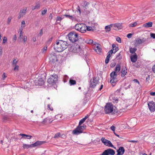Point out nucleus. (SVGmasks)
Returning <instances> with one entry per match:
<instances>
[{
    "label": "nucleus",
    "instance_id": "bb28decb",
    "mask_svg": "<svg viewBox=\"0 0 155 155\" xmlns=\"http://www.w3.org/2000/svg\"><path fill=\"white\" fill-rule=\"evenodd\" d=\"M83 24H77L75 26V28L78 31H80L79 29L81 28V25Z\"/></svg>",
    "mask_w": 155,
    "mask_h": 155
},
{
    "label": "nucleus",
    "instance_id": "e2e57ef3",
    "mask_svg": "<svg viewBox=\"0 0 155 155\" xmlns=\"http://www.w3.org/2000/svg\"><path fill=\"white\" fill-rule=\"evenodd\" d=\"M6 76L5 75V73H4L2 75V79L3 80H4L5 78H6Z\"/></svg>",
    "mask_w": 155,
    "mask_h": 155
},
{
    "label": "nucleus",
    "instance_id": "79ce46f5",
    "mask_svg": "<svg viewBox=\"0 0 155 155\" xmlns=\"http://www.w3.org/2000/svg\"><path fill=\"white\" fill-rule=\"evenodd\" d=\"M118 101V99L115 97L113 98V102L114 103H117Z\"/></svg>",
    "mask_w": 155,
    "mask_h": 155
},
{
    "label": "nucleus",
    "instance_id": "6e6552de",
    "mask_svg": "<svg viewBox=\"0 0 155 155\" xmlns=\"http://www.w3.org/2000/svg\"><path fill=\"white\" fill-rule=\"evenodd\" d=\"M81 50V48L80 46L76 44L72 45L70 49V51L75 53L79 52Z\"/></svg>",
    "mask_w": 155,
    "mask_h": 155
},
{
    "label": "nucleus",
    "instance_id": "69168bd1",
    "mask_svg": "<svg viewBox=\"0 0 155 155\" xmlns=\"http://www.w3.org/2000/svg\"><path fill=\"white\" fill-rule=\"evenodd\" d=\"M17 39V37L16 35H15L14 36L13 38V40L14 41H15Z\"/></svg>",
    "mask_w": 155,
    "mask_h": 155
},
{
    "label": "nucleus",
    "instance_id": "423d86ee",
    "mask_svg": "<svg viewBox=\"0 0 155 155\" xmlns=\"http://www.w3.org/2000/svg\"><path fill=\"white\" fill-rule=\"evenodd\" d=\"M58 80V76L56 74H54L51 75V77L49 78L48 80V82L51 85H54L57 81Z\"/></svg>",
    "mask_w": 155,
    "mask_h": 155
},
{
    "label": "nucleus",
    "instance_id": "9d476101",
    "mask_svg": "<svg viewBox=\"0 0 155 155\" xmlns=\"http://www.w3.org/2000/svg\"><path fill=\"white\" fill-rule=\"evenodd\" d=\"M115 154L114 150L111 148H109L105 150L101 155H114Z\"/></svg>",
    "mask_w": 155,
    "mask_h": 155
},
{
    "label": "nucleus",
    "instance_id": "0e129e2a",
    "mask_svg": "<svg viewBox=\"0 0 155 155\" xmlns=\"http://www.w3.org/2000/svg\"><path fill=\"white\" fill-rule=\"evenodd\" d=\"M19 30L20 31V37H21L22 36V28H20Z\"/></svg>",
    "mask_w": 155,
    "mask_h": 155
},
{
    "label": "nucleus",
    "instance_id": "f257e3e1",
    "mask_svg": "<svg viewBox=\"0 0 155 155\" xmlns=\"http://www.w3.org/2000/svg\"><path fill=\"white\" fill-rule=\"evenodd\" d=\"M54 48L56 51L61 52L67 48L68 46L67 42L62 40H58L54 44Z\"/></svg>",
    "mask_w": 155,
    "mask_h": 155
},
{
    "label": "nucleus",
    "instance_id": "c03bdc74",
    "mask_svg": "<svg viewBox=\"0 0 155 155\" xmlns=\"http://www.w3.org/2000/svg\"><path fill=\"white\" fill-rule=\"evenodd\" d=\"M12 19V17H8V20H7V24H8V25L9 24Z\"/></svg>",
    "mask_w": 155,
    "mask_h": 155
},
{
    "label": "nucleus",
    "instance_id": "7c9ffc66",
    "mask_svg": "<svg viewBox=\"0 0 155 155\" xmlns=\"http://www.w3.org/2000/svg\"><path fill=\"white\" fill-rule=\"evenodd\" d=\"M125 68H126V70H122L121 72V76L122 78H123L125 76V75L126 74L127 72V69L126 67H125Z\"/></svg>",
    "mask_w": 155,
    "mask_h": 155
},
{
    "label": "nucleus",
    "instance_id": "864d4df0",
    "mask_svg": "<svg viewBox=\"0 0 155 155\" xmlns=\"http://www.w3.org/2000/svg\"><path fill=\"white\" fill-rule=\"evenodd\" d=\"M52 39V37H51L47 41V44H50L51 42Z\"/></svg>",
    "mask_w": 155,
    "mask_h": 155
},
{
    "label": "nucleus",
    "instance_id": "6ab92c4d",
    "mask_svg": "<svg viewBox=\"0 0 155 155\" xmlns=\"http://www.w3.org/2000/svg\"><path fill=\"white\" fill-rule=\"evenodd\" d=\"M137 56L136 53L135 54L130 57L131 61L133 62H135L137 60Z\"/></svg>",
    "mask_w": 155,
    "mask_h": 155
},
{
    "label": "nucleus",
    "instance_id": "412c9836",
    "mask_svg": "<svg viewBox=\"0 0 155 155\" xmlns=\"http://www.w3.org/2000/svg\"><path fill=\"white\" fill-rule=\"evenodd\" d=\"M153 23L152 22H149L144 24L143 26L145 28H150L152 27Z\"/></svg>",
    "mask_w": 155,
    "mask_h": 155
},
{
    "label": "nucleus",
    "instance_id": "4c0bfd02",
    "mask_svg": "<svg viewBox=\"0 0 155 155\" xmlns=\"http://www.w3.org/2000/svg\"><path fill=\"white\" fill-rule=\"evenodd\" d=\"M50 118H45L42 121V123L43 124H45L46 123L48 122V120H49V121L50 120Z\"/></svg>",
    "mask_w": 155,
    "mask_h": 155
},
{
    "label": "nucleus",
    "instance_id": "cd10ccee",
    "mask_svg": "<svg viewBox=\"0 0 155 155\" xmlns=\"http://www.w3.org/2000/svg\"><path fill=\"white\" fill-rule=\"evenodd\" d=\"M111 50H113V51L115 50V52H114V54H115L118 50L119 49L118 47H117L115 45L113 44L112 45V49Z\"/></svg>",
    "mask_w": 155,
    "mask_h": 155
},
{
    "label": "nucleus",
    "instance_id": "49530a36",
    "mask_svg": "<svg viewBox=\"0 0 155 155\" xmlns=\"http://www.w3.org/2000/svg\"><path fill=\"white\" fill-rule=\"evenodd\" d=\"M60 133H58L57 134H55L54 136V138H58L59 137H60Z\"/></svg>",
    "mask_w": 155,
    "mask_h": 155
},
{
    "label": "nucleus",
    "instance_id": "a18cd8bd",
    "mask_svg": "<svg viewBox=\"0 0 155 155\" xmlns=\"http://www.w3.org/2000/svg\"><path fill=\"white\" fill-rule=\"evenodd\" d=\"M116 63L115 62H112L110 64V67L111 68L114 67L116 65Z\"/></svg>",
    "mask_w": 155,
    "mask_h": 155
},
{
    "label": "nucleus",
    "instance_id": "c85d7f7f",
    "mask_svg": "<svg viewBox=\"0 0 155 155\" xmlns=\"http://www.w3.org/2000/svg\"><path fill=\"white\" fill-rule=\"evenodd\" d=\"M137 49L136 48H130L129 51L130 53L131 54H135L136 53L135 52L137 51Z\"/></svg>",
    "mask_w": 155,
    "mask_h": 155
},
{
    "label": "nucleus",
    "instance_id": "680f3d73",
    "mask_svg": "<svg viewBox=\"0 0 155 155\" xmlns=\"http://www.w3.org/2000/svg\"><path fill=\"white\" fill-rule=\"evenodd\" d=\"M114 52H113V50H110L108 53H109L111 55L113 53H114Z\"/></svg>",
    "mask_w": 155,
    "mask_h": 155
},
{
    "label": "nucleus",
    "instance_id": "f8f14e48",
    "mask_svg": "<svg viewBox=\"0 0 155 155\" xmlns=\"http://www.w3.org/2000/svg\"><path fill=\"white\" fill-rule=\"evenodd\" d=\"M45 83L44 80L42 78H39L37 80H35V84L36 85L42 86Z\"/></svg>",
    "mask_w": 155,
    "mask_h": 155
},
{
    "label": "nucleus",
    "instance_id": "c756f323",
    "mask_svg": "<svg viewBox=\"0 0 155 155\" xmlns=\"http://www.w3.org/2000/svg\"><path fill=\"white\" fill-rule=\"evenodd\" d=\"M19 135L20 136H21L23 137H24V138H25V137H29V138H27L28 139H31V138L32 137V136H30V135L25 134H19Z\"/></svg>",
    "mask_w": 155,
    "mask_h": 155
},
{
    "label": "nucleus",
    "instance_id": "72a5a7b5",
    "mask_svg": "<svg viewBox=\"0 0 155 155\" xmlns=\"http://www.w3.org/2000/svg\"><path fill=\"white\" fill-rule=\"evenodd\" d=\"M89 3L86 2H84L83 5H81V8L82 7H88V5H89Z\"/></svg>",
    "mask_w": 155,
    "mask_h": 155
},
{
    "label": "nucleus",
    "instance_id": "f704fd0d",
    "mask_svg": "<svg viewBox=\"0 0 155 155\" xmlns=\"http://www.w3.org/2000/svg\"><path fill=\"white\" fill-rule=\"evenodd\" d=\"M135 41L136 43L138 44H140L142 43L141 39L140 38H138L137 39H136Z\"/></svg>",
    "mask_w": 155,
    "mask_h": 155
},
{
    "label": "nucleus",
    "instance_id": "a878e982",
    "mask_svg": "<svg viewBox=\"0 0 155 155\" xmlns=\"http://www.w3.org/2000/svg\"><path fill=\"white\" fill-rule=\"evenodd\" d=\"M112 26V25H110L106 26L105 28V29L106 31V32H109L111 30V28L112 27L113 28Z\"/></svg>",
    "mask_w": 155,
    "mask_h": 155
},
{
    "label": "nucleus",
    "instance_id": "0eeeda50",
    "mask_svg": "<svg viewBox=\"0 0 155 155\" xmlns=\"http://www.w3.org/2000/svg\"><path fill=\"white\" fill-rule=\"evenodd\" d=\"M117 76V74L116 73H115V72L113 71L110 74L111 79L110 80V82L113 86L115 85L117 81L116 78Z\"/></svg>",
    "mask_w": 155,
    "mask_h": 155
},
{
    "label": "nucleus",
    "instance_id": "20e7f679",
    "mask_svg": "<svg viewBox=\"0 0 155 155\" xmlns=\"http://www.w3.org/2000/svg\"><path fill=\"white\" fill-rule=\"evenodd\" d=\"M69 40L72 42H76L78 39V36L75 32L72 31L68 35Z\"/></svg>",
    "mask_w": 155,
    "mask_h": 155
},
{
    "label": "nucleus",
    "instance_id": "dca6fc26",
    "mask_svg": "<svg viewBox=\"0 0 155 155\" xmlns=\"http://www.w3.org/2000/svg\"><path fill=\"white\" fill-rule=\"evenodd\" d=\"M64 16L66 18L71 20L72 21L76 20V17L74 15H70L69 14H65L64 15Z\"/></svg>",
    "mask_w": 155,
    "mask_h": 155
},
{
    "label": "nucleus",
    "instance_id": "a19ab883",
    "mask_svg": "<svg viewBox=\"0 0 155 155\" xmlns=\"http://www.w3.org/2000/svg\"><path fill=\"white\" fill-rule=\"evenodd\" d=\"M101 141L104 145L105 144L106 142L107 141V140L105 139L104 137H102L101 139Z\"/></svg>",
    "mask_w": 155,
    "mask_h": 155
},
{
    "label": "nucleus",
    "instance_id": "e433bc0d",
    "mask_svg": "<svg viewBox=\"0 0 155 155\" xmlns=\"http://www.w3.org/2000/svg\"><path fill=\"white\" fill-rule=\"evenodd\" d=\"M87 30L88 31H93L94 30L93 28L91 26H86Z\"/></svg>",
    "mask_w": 155,
    "mask_h": 155
},
{
    "label": "nucleus",
    "instance_id": "37998d69",
    "mask_svg": "<svg viewBox=\"0 0 155 155\" xmlns=\"http://www.w3.org/2000/svg\"><path fill=\"white\" fill-rule=\"evenodd\" d=\"M18 62V61L17 60V59L16 58L15 59L13 60L12 64L13 66H14V65H16V64Z\"/></svg>",
    "mask_w": 155,
    "mask_h": 155
},
{
    "label": "nucleus",
    "instance_id": "6e6d98bb",
    "mask_svg": "<svg viewBox=\"0 0 155 155\" xmlns=\"http://www.w3.org/2000/svg\"><path fill=\"white\" fill-rule=\"evenodd\" d=\"M150 36L151 38L153 39H155V34L154 33H150Z\"/></svg>",
    "mask_w": 155,
    "mask_h": 155
},
{
    "label": "nucleus",
    "instance_id": "4be33fe9",
    "mask_svg": "<svg viewBox=\"0 0 155 155\" xmlns=\"http://www.w3.org/2000/svg\"><path fill=\"white\" fill-rule=\"evenodd\" d=\"M27 12V8H25L20 10L19 13L23 16L25 15Z\"/></svg>",
    "mask_w": 155,
    "mask_h": 155
},
{
    "label": "nucleus",
    "instance_id": "2eb2a0df",
    "mask_svg": "<svg viewBox=\"0 0 155 155\" xmlns=\"http://www.w3.org/2000/svg\"><path fill=\"white\" fill-rule=\"evenodd\" d=\"M88 7H82V13H84L85 15H87L90 13V11L88 9Z\"/></svg>",
    "mask_w": 155,
    "mask_h": 155
},
{
    "label": "nucleus",
    "instance_id": "b1692460",
    "mask_svg": "<svg viewBox=\"0 0 155 155\" xmlns=\"http://www.w3.org/2000/svg\"><path fill=\"white\" fill-rule=\"evenodd\" d=\"M76 12L78 13V15H81V14H83L82 12V10H81V8L79 5H78L76 8Z\"/></svg>",
    "mask_w": 155,
    "mask_h": 155
},
{
    "label": "nucleus",
    "instance_id": "774afa93",
    "mask_svg": "<svg viewBox=\"0 0 155 155\" xmlns=\"http://www.w3.org/2000/svg\"><path fill=\"white\" fill-rule=\"evenodd\" d=\"M152 69L154 73H155V64L153 66Z\"/></svg>",
    "mask_w": 155,
    "mask_h": 155
},
{
    "label": "nucleus",
    "instance_id": "13d9d810",
    "mask_svg": "<svg viewBox=\"0 0 155 155\" xmlns=\"http://www.w3.org/2000/svg\"><path fill=\"white\" fill-rule=\"evenodd\" d=\"M109 60H110L109 58L106 57L105 60V63L107 64L109 62Z\"/></svg>",
    "mask_w": 155,
    "mask_h": 155
},
{
    "label": "nucleus",
    "instance_id": "9b49d317",
    "mask_svg": "<svg viewBox=\"0 0 155 155\" xmlns=\"http://www.w3.org/2000/svg\"><path fill=\"white\" fill-rule=\"evenodd\" d=\"M148 107L149 110L151 112L155 111V103L153 101H150L148 103Z\"/></svg>",
    "mask_w": 155,
    "mask_h": 155
},
{
    "label": "nucleus",
    "instance_id": "338daca9",
    "mask_svg": "<svg viewBox=\"0 0 155 155\" xmlns=\"http://www.w3.org/2000/svg\"><path fill=\"white\" fill-rule=\"evenodd\" d=\"M150 94L152 96H155V92H151L150 93Z\"/></svg>",
    "mask_w": 155,
    "mask_h": 155
},
{
    "label": "nucleus",
    "instance_id": "de8ad7c7",
    "mask_svg": "<svg viewBox=\"0 0 155 155\" xmlns=\"http://www.w3.org/2000/svg\"><path fill=\"white\" fill-rule=\"evenodd\" d=\"M137 23L136 22H134V23L133 24H130L129 25V26L132 27H134L135 26L137 25Z\"/></svg>",
    "mask_w": 155,
    "mask_h": 155
},
{
    "label": "nucleus",
    "instance_id": "ea45409f",
    "mask_svg": "<svg viewBox=\"0 0 155 155\" xmlns=\"http://www.w3.org/2000/svg\"><path fill=\"white\" fill-rule=\"evenodd\" d=\"M121 52H120L119 54L117 55L116 58H117L118 59L120 60L122 58V57L121 56Z\"/></svg>",
    "mask_w": 155,
    "mask_h": 155
},
{
    "label": "nucleus",
    "instance_id": "603ef678",
    "mask_svg": "<svg viewBox=\"0 0 155 155\" xmlns=\"http://www.w3.org/2000/svg\"><path fill=\"white\" fill-rule=\"evenodd\" d=\"M47 12V10L46 9H44L41 12V14L43 15H44L46 14Z\"/></svg>",
    "mask_w": 155,
    "mask_h": 155
},
{
    "label": "nucleus",
    "instance_id": "39448f33",
    "mask_svg": "<svg viewBox=\"0 0 155 155\" xmlns=\"http://www.w3.org/2000/svg\"><path fill=\"white\" fill-rule=\"evenodd\" d=\"M49 62L52 65H54V64L57 62L58 59L57 57L56 54L52 52L51 53L49 56Z\"/></svg>",
    "mask_w": 155,
    "mask_h": 155
},
{
    "label": "nucleus",
    "instance_id": "8fccbe9b",
    "mask_svg": "<svg viewBox=\"0 0 155 155\" xmlns=\"http://www.w3.org/2000/svg\"><path fill=\"white\" fill-rule=\"evenodd\" d=\"M63 18H62L59 17V16H57L56 18V21H61V20Z\"/></svg>",
    "mask_w": 155,
    "mask_h": 155
},
{
    "label": "nucleus",
    "instance_id": "f3484780",
    "mask_svg": "<svg viewBox=\"0 0 155 155\" xmlns=\"http://www.w3.org/2000/svg\"><path fill=\"white\" fill-rule=\"evenodd\" d=\"M94 49L98 54H100L101 52V49L100 47L99 44H97L96 46L94 47Z\"/></svg>",
    "mask_w": 155,
    "mask_h": 155
},
{
    "label": "nucleus",
    "instance_id": "09e8293b",
    "mask_svg": "<svg viewBox=\"0 0 155 155\" xmlns=\"http://www.w3.org/2000/svg\"><path fill=\"white\" fill-rule=\"evenodd\" d=\"M15 66L14 70V71H18V70L19 66L17 65H14Z\"/></svg>",
    "mask_w": 155,
    "mask_h": 155
},
{
    "label": "nucleus",
    "instance_id": "a211bd4d",
    "mask_svg": "<svg viewBox=\"0 0 155 155\" xmlns=\"http://www.w3.org/2000/svg\"><path fill=\"white\" fill-rule=\"evenodd\" d=\"M79 31L81 33H84L87 30L86 25L84 24H83L82 25H81V29H79Z\"/></svg>",
    "mask_w": 155,
    "mask_h": 155
},
{
    "label": "nucleus",
    "instance_id": "58836bf2",
    "mask_svg": "<svg viewBox=\"0 0 155 155\" xmlns=\"http://www.w3.org/2000/svg\"><path fill=\"white\" fill-rule=\"evenodd\" d=\"M2 44H4L6 43L7 41V38L6 37L4 36L3 38Z\"/></svg>",
    "mask_w": 155,
    "mask_h": 155
},
{
    "label": "nucleus",
    "instance_id": "3c124183",
    "mask_svg": "<svg viewBox=\"0 0 155 155\" xmlns=\"http://www.w3.org/2000/svg\"><path fill=\"white\" fill-rule=\"evenodd\" d=\"M117 41L118 42L120 43L121 42V38L119 37H117L116 38Z\"/></svg>",
    "mask_w": 155,
    "mask_h": 155
},
{
    "label": "nucleus",
    "instance_id": "2f4dec72",
    "mask_svg": "<svg viewBox=\"0 0 155 155\" xmlns=\"http://www.w3.org/2000/svg\"><path fill=\"white\" fill-rule=\"evenodd\" d=\"M76 82L75 80L70 79L69 81V83L70 85H73L76 84Z\"/></svg>",
    "mask_w": 155,
    "mask_h": 155
},
{
    "label": "nucleus",
    "instance_id": "393cba45",
    "mask_svg": "<svg viewBox=\"0 0 155 155\" xmlns=\"http://www.w3.org/2000/svg\"><path fill=\"white\" fill-rule=\"evenodd\" d=\"M22 147L24 149H28L29 148L33 147L32 144L29 145L24 144L23 145Z\"/></svg>",
    "mask_w": 155,
    "mask_h": 155
},
{
    "label": "nucleus",
    "instance_id": "1a4fd4ad",
    "mask_svg": "<svg viewBox=\"0 0 155 155\" xmlns=\"http://www.w3.org/2000/svg\"><path fill=\"white\" fill-rule=\"evenodd\" d=\"M99 82V81L96 78L93 77L90 80L89 87H90L94 88Z\"/></svg>",
    "mask_w": 155,
    "mask_h": 155
},
{
    "label": "nucleus",
    "instance_id": "473e14b6",
    "mask_svg": "<svg viewBox=\"0 0 155 155\" xmlns=\"http://www.w3.org/2000/svg\"><path fill=\"white\" fill-rule=\"evenodd\" d=\"M113 28L114 29L116 30H118L119 28V24H115L114 26H113Z\"/></svg>",
    "mask_w": 155,
    "mask_h": 155
},
{
    "label": "nucleus",
    "instance_id": "5701e85b",
    "mask_svg": "<svg viewBox=\"0 0 155 155\" xmlns=\"http://www.w3.org/2000/svg\"><path fill=\"white\" fill-rule=\"evenodd\" d=\"M120 68H121V67H120V64H117V65H116V67H115V70H114V71H113V72H115V73H118V72H119L120 70Z\"/></svg>",
    "mask_w": 155,
    "mask_h": 155
},
{
    "label": "nucleus",
    "instance_id": "7ed1b4c3",
    "mask_svg": "<svg viewBox=\"0 0 155 155\" xmlns=\"http://www.w3.org/2000/svg\"><path fill=\"white\" fill-rule=\"evenodd\" d=\"M114 106L111 103H107L106 104L104 107V110L106 114H115L117 111L115 110H114Z\"/></svg>",
    "mask_w": 155,
    "mask_h": 155
},
{
    "label": "nucleus",
    "instance_id": "052dcab7",
    "mask_svg": "<svg viewBox=\"0 0 155 155\" xmlns=\"http://www.w3.org/2000/svg\"><path fill=\"white\" fill-rule=\"evenodd\" d=\"M132 34L131 33H129L127 35V37L130 38H131Z\"/></svg>",
    "mask_w": 155,
    "mask_h": 155
},
{
    "label": "nucleus",
    "instance_id": "f03ea898",
    "mask_svg": "<svg viewBox=\"0 0 155 155\" xmlns=\"http://www.w3.org/2000/svg\"><path fill=\"white\" fill-rule=\"evenodd\" d=\"M88 117V116L87 115L80 121L78 126L72 131V134H73L78 135L83 132L84 127V126H81V125L84 122Z\"/></svg>",
    "mask_w": 155,
    "mask_h": 155
},
{
    "label": "nucleus",
    "instance_id": "aec40b11",
    "mask_svg": "<svg viewBox=\"0 0 155 155\" xmlns=\"http://www.w3.org/2000/svg\"><path fill=\"white\" fill-rule=\"evenodd\" d=\"M104 145L106 146H108L109 147H113L114 149H116V147H114V146L112 144L111 142L110 141L108 140L107 141V142H106Z\"/></svg>",
    "mask_w": 155,
    "mask_h": 155
},
{
    "label": "nucleus",
    "instance_id": "4468645a",
    "mask_svg": "<svg viewBox=\"0 0 155 155\" xmlns=\"http://www.w3.org/2000/svg\"><path fill=\"white\" fill-rule=\"evenodd\" d=\"M125 152L124 148L123 147H120L118 150H117V155H123Z\"/></svg>",
    "mask_w": 155,
    "mask_h": 155
},
{
    "label": "nucleus",
    "instance_id": "5fc2aeb1",
    "mask_svg": "<svg viewBox=\"0 0 155 155\" xmlns=\"http://www.w3.org/2000/svg\"><path fill=\"white\" fill-rule=\"evenodd\" d=\"M48 109H49L51 111L53 110V108L52 107H51L49 104L48 105Z\"/></svg>",
    "mask_w": 155,
    "mask_h": 155
},
{
    "label": "nucleus",
    "instance_id": "4d7b16f0",
    "mask_svg": "<svg viewBox=\"0 0 155 155\" xmlns=\"http://www.w3.org/2000/svg\"><path fill=\"white\" fill-rule=\"evenodd\" d=\"M27 37L26 36H24L23 37V41L24 42H25L27 41Z\"/></svg>",
    "mask_w": 155,
    "mask_h": 155
},
{
    "label": "nucleus",
    "instance_id": "ddd939ff",
    "mask_svg": "<svg viewBox=\"0 0 155 155\" xmlns=\"http://www.w3.org/2000/svg\"><path fill=\"white\" fill-rule=\"evenodd\" d=\"M46 142L45 141H37L34 143L32 144L33 147L36 146L41 145L45 143Z\"/></svg>",
    "mask_w": 155,
    "mask_h": 155
},
{
    "label": "nucleus",
    "instance_id": "bf43d9fd",
    "mask_svg": "<svg viewBox=\"0 0 155 155\" xmlns=\"http://www.w3.org/2000/svg\"><path fill=\"white\" fill-rule=\"evenodd\" d=\"M110 129L111 130L114 131V132L115 131V127L113 125L111 126V127H110Z\"/></svg>",
    "mask_w": 155,
    "mask_h": 155
},
{
    "label": "nucleus",
    "instance_id": "c9c22d12",
    "mask_svg": "<svg viewBox=\"0 0 155 155\" xmlns=\"http://www.w3.org/2000/svg\"><path fill=\"white\" fill-rule=\"evenodd\" d=\"M35 8L37 9H39L40 8V4L39 2H37L36 3L35 5Z\"/></svg>",
    "mask_w": 155,
    "mask_h": 155
}]
</instances>
